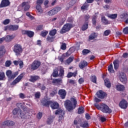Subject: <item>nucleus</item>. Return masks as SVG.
Instances as JSON below:
<instances>
[{
  "label": "nucleus",
  "instance_id": "3",
  "mask_svg": "<svg viewBox=\"0 0 128 128\" xmlns=\"http://www.w3.org/2000/svg\"><path fill=\"white\" fill-rule=\"evenodd\" d=\"M73 26H72V24H66L62 28L61 30L60 31V33L66 34V32H67L70 30V28H73Z\"/></svg>",
  "mask_w": 128,
  "mask_h": 128
},
{
  "label": "nucleus",
  "instance_id": "51",
  "mask_svg": "<svg viewBox=\"0 0 128 128\" xmlns=\"http://www.w3.org/2000/svg\"><path fill=\"white\" fill-rule=\"evenodd\" d=\"M92 22L93 24L96 25V16H94L92 17Z\"/></svg>",
  "mask_w": 128,
  "mask_h": 128
},
{
  "label": "nucleus",
  "instance_id": "9",
  "mask_svg": "<svg viewBox=\"0 0 128 128\" xmlns=\"http://www.w3.org/2000/svg\"><path fill=\"white\" fill-rule=\"evenodd\" d=\"M24 78V74H20L12 83H10V86H16V84H18Z\"/></svg>",
  "mask_w": 128,
  "mask_h": 128
},
{
  "label": "nucleus",
  "instance_id": "21",
  "mask_svg": "<svg viewBox=\"0 0 128 128\" xmlns=\"http://www.w3.org/2000/svg\"><path fill=\"white\" fill-rule=\"evenodd\" d=\"M55 114H59L60 118H62L64 116V111L62 110H58L56 111Z\"/></svg>",
  "mask_w": 128,
  "mask_h": 128
},
{
  "label": "nucleus",
  "instance_id": "2",
  "mask_svg": "<svg viewBox=\"0 0 128 128\" xmlns=\"http://www.w3.org/2000/svg\"><path fill=\"white\" fill-rule=\"evenodd\" d=\"M13 52H15L16 56H20V54L22 52V48L20 44H16L13 48Z\"/></svg>",
  "mask_w": 128,
  "mask_h": 128
},
{
  "label": "nucleus",
  "instance_id": "14",
  "mask_svg": "<svg viewBox=\"0 0 128 128\" xmlns=\"http://www.w3.org/2000/svg\"><path fill=\"white\" fill-rule=\"evenodd\" d=\"M120 80L124 84H126L128 82V78H126V76L124 73H122L120 76Z\"/></svg>",
  "mask_w": 128,
  "mask_h": 128
},
{
  "label": "nucleus",
  "instance_id": "5",
  "mask_svg": "<svg viewBox=\"0 0 128 128\" xmlns=\"http://www.w3.org/2000/svg\"><path fill=\"white\" fill-rule=\"evenodd\" d=\"M101 112L104 114H112V109L108 105L102 103V104Z\"/></svg>",
  "mask_w": 128,
  "mask_h": 128
},
{
  "label": "nucleus",
  "instance_id": "25",
  "mask_svg": "<svg viewBox=\"0 0 128 128\" xmlns=\"http://www.w3.org/2000/svg\"><path fill=\"white\" fill-rule=\"evenodd\" d=\"M52 83L56 84H62V78H54L53 79Z\"/></svg>",
  "mask_w": 128,
  "mask_h": 128
},
{
  "label": "nucleus",
  "instance_id": "13",
  "mask_svg": "<svg viewBox=\"0 0 128 128\" xmlns=\"http://www.w3.org/2000/svg\"><path fill=\"white\" fill-rule=\"evenodd\" d=\"M10 2L8 0H2L0 4V8L8 6Z\"/></svg>",
  "mask_w": 128,
  "mask_h": 128
},
{
  "label": "nucleus",
  "instance_id": "4",
  "mask_svg": "<svg viewBox=\"0 0 128 128\" xmlns=\"http://www.w3.org/2000/svg\"><path fill=\"white\" fill-rule=\"evenodd\" d=\"M6 76H8L9 80H14V78L18 76V72H16L14 73H12V72L10 70H8L6 72Z\"/></svg>",
  "mask_w": 128,
  "mask_h": 128
},
{
  "label": "nucleus",
  "instance_id": "61",
  "mask_svg": "<svg viewBox=\"0 0 128 128\" xmlns=\"http://www.w3.org/2000/svg\"><path fill=\"white\" fill-rule=\"evenodd\" d=\"M43 2H44V0H37V2H36L37 4H39V6L42 4Z\"/></svg>",
  "mask_w": 128,
  "mask_h": 128
},
{
  "label": "nucleus",
  "instance_id": "24",
  "mask_svg": "<svg viewBox=\"0 0 128 128\" xmlns=\"http://www.w3.org/2000/svg\"><path fill=\"white\" fill-rule=\"evenodd\" d=\"M4 126H12L14 124V122L10 120H6L4 122Z\"/></svg>",
  "mask_w": 128,
  "mask_h": 128
},
{
  "label": "nucleus",
  "instance_id": "46",
  "mask_svg": "<svg viewBox=\"0 0 128 128\" xmlns=\"http://www.w3.org/2000/svg\"><path fill=\"white\" fill-rule=\"evenodd\" d=\"M52 76L54 78H56V76H58V70H54L52 74Z\"/></svg>",
  "mask_w": 128,
  "mask_h": 128
},
{
  "label": "nucleus",
  "instance_id": "54",
  "mask_svg": "<svg viewBox=\"0 0 128 128\" xmlns=\"http://www.w3.org/2000/svg\"><path fill=\"white\" fill-rule=\"evenodd\" d=\"M123 32L124 34H128V26L126 27L123 29Z\"/></svg>",
  "mask_w": 128,
  "mask_h": 128
},
{
  "label": "nucleus",
  "instance_id": "18",
  "mask_svg": "<svg viewBox=\"0 0 128 128\" xmlns=\"http://www.w3.org/2000/svg\"><path fill=\"white\" fill-rule=\"evenodd\" d=\"M22 34H26L29 38H32L34 33L32 31L23 30L22 31Z\"/></svg>",
  "mask_w": 128,
  "mask_h": 128
},
{
  "label": "nucleus",
  "instance_id": "16",
  "mask_svg": "<svg viewBox=\"0 0 128 128\" xmlns=\"http://www.w3.org/2000/svg\"><path fill=\"white\" fill-rule=\"evenodd\" d=\"M97 96L98 98H106V92H104L102 90H99L96 92Z\"/></svg>",
  "mask_w": 128,
  "mask_h": 128
},
{
  "label": "nucleus",
  "instance_id": "60",
  "mask_svg": "<svg viewBox=\"0 0 128 128\" xmlns=\"http://www.w3.org/2000/svg\"><path fill=\"white\" fill-rule=\"evenodd\" d=\"M10 19H6L4 21L3 24H10Z\"/></svg>",
  "mask_w": 128,
  "mask_h": 128
},
{
  "label": "nucleus",
  "instance_id": "44",
  "mask_svg": "<svg viewBox=\"0 0 128 128\" xmlns=\"http://www.w3.org/2000/svg\"><path fill=\"white\" fill-rule=\"evenodd\" d=\"M88 8V3L84 4L81 7L82 10H86Z\"/></svg>",
  "mask_w": 128,
  "mask_h": 128
},
{
  "label": "nucleus",
  "instance_id": "37",
  "mask_svg": "<svg viewBox=\"0 0 128 128\" xmlns=\"http://www.w3.org/2000/svg\"><path fill=\"white\" fill-rule=\"evenodd\" d=\"M88 28V22L83 24L82 27V30H86Z\"/></svg>",
  "mask_w": 128,
  "mask_h": 128
},
{
  "label": "nucleus",
  "instance_id": "42",
  "mask_svg": "<svg viewBox=\"0 0 128 128\" xmlns=\"http://www.w3.org/2000/svg\"><path fill=\"white\" fill-rule=\"evenodd\" d=\"M94 106L98 110H102V104H100L98 103H95L94 104Z\"/></svg>",
  "mask_w": 128,
  "mask_h": 128
},
{
  "label": "nucleus",
  "instance_id": "64",
  "mask_svg": "<svg viewBox=\"0 0 128 128\" xmlns=\"http://www.w3.org/2000/svg\"><path fill=\"white\" fill-rule=\"evenodd\" d=\"M74 73L72 72H69L68 73V75H67V78H72V76H73Z\"/></svg>",
  "mask_w": 128,
  "mask_h": 128
},
{
  "label": "nucleus",
  "instance_id": "19",
  "mask_svg": "<svg viewBox=\"0 0 128 128\" xmlns=\"http://www.w3.org/2000/svg\"><path fill=\"white\" fill-rule=\"evenodd\" d=\"M51 101L48 100L46 99H43L41 100V102L44 106H50Z\"/></svg>",
  "mask_w": 128,
  "mask_h": 128
},
{
  "label": "nucleus",
  "instance_id": "48",
  "mask_svg": "<svg viewBox=\"0 0 128 128\" xmlns=\"http://www.w3.org/2000/svg\"><path fill=\"white\" fill-rule=\"evenodd\" d=\"M10 64H12V62L10 60H7L5 62V66H6L7 68L10 66Z\"/></svg>",
  "mask_w": 128,
  "mask_h": 128
},
{
  "label": "nucleus",
  "instance_id": "22",
  "mask_svg": "<svg viewBox=\"0 0 128 128\" xmlns=\"http://www.w3.org/2000/svg\"><path fill=\"white\" fill-rule=\"evenodd\" d=\"M87 66L88 62L86 61H82L80 62V63L78 64L79 68H81L82 70V68H86V66Z\"/></svg>",
  "mask_w": 128,
  "mask_h": 128
},
{
  "label": "nucleus",
  "instance_id": "10",
  "mask_svg": "<svg viewBox=\"0 0 128 128\" xmlns=\"http://www.w3.org/2000/svg\"><path fill=\"white\" fill-rule=\"evenodd\" d=\"M40 66V62L38 60H34L31 65V69L34 70H38Z\"/></svg>",
  "mask_w": 128,
  "mask_h": 128
},
{
  "label": "nucleus",
  "instance_id": "17",
  "mask_svg": "<svg viewBox=\"0 0 128 128\" xmlns=\"http://www.w3.org/2000/svg\"><path fill=\"white\" fill-rule=\"evenodd\" d=\"M50 108L52 110H56L60 108V104L58 102H50Z\"/></svg>",
  "mask_w": 128,
  "mask_h": 128
},
{
  "label": "nucleus",
  "instance_id": "38",
  "mask_svg": "<svg viewBox=\"0 0 128 128\" xmlns=\"http://www.w3.org/2000/svg\"><path fill=\"white\" fill-rule=\"evenodd\" d=\"M56 29L52 30L49 32V34L50 36H56Z\"/></svg>",
  "mask_w": 128,
  "mask_h": 128
},
{
  "label": "nucleus",
  "instance_id": "43",
  "mask_svg": "<svg viewBox=\"0 0 128 128\" xmlns=\"http://www.w3.org/2000/svg\"><path fill=\"white\" fill-rule=\"evenodd\" d=\"M72 60H74V57H70L66 60V64H70V62H72Z\"/></svg>",
  "mask_w": 128,
  "mask_h": 128
},
{
  "label": "nucleus",
  "instance_id": "45",
  "mask_svg": "<svg viewBox=\"0 0 128 128\" xmlns=\"http://www.w3.org/2000/svg\"><path fill=\"white\" fill-rule=\"evenodd\" d=\"M84 108L80 107L79 108L78 110V114H84Z\"/></svg>",
  "mask_w": 128,
  "mask_h": 128
},
{
  "label": "nucleus",
  "instance_id": "31",
  "mask_svg": "<svg viewBox=\"0 0 128 128\" xmlns=\"http://www.w3.org/2000/svg\"><path fill=\"white\" fill-rule=\"evenodd\" d=\"M128 14H127V13H122L120 16V18L121 20H124L128 18Z\"/></svg>",
  "mask_w": 128,
  "mask_h": 128
},
{
  "label": "nucleus",
  "instance_id": "30",
  "mask_svg": "<svg viewBox=\"0 0 128 128\" xmlns=\"http://www.w3.org/2000/svg\"><path fill=\"white\" fill-rule=\"evenodd\" d=\"M114 70H118V66H120V64L118 62V60H114Z\"/></svg>",
  "mask_w": 128,
  "mask_h": 128
},
{
  "label": "nucleus",
  "instance_id": "49",
  "mask_svg": "<svg viewBox=\"0 0 128 128\" xmlns=\"http://www.w3.org/2000/svg\"><path fill=\"white\" fill-rule=\"evenodd\" d=\"M61 50H64L66 48V44L65 43H62V44L60 46Z\"/></svg>",
  "mask_w": 128,
  "mask_h": 128
},
{
  "label": "nucleus",
  "instance_id": "11",
  "mask_svg": "<svg viewBox=\"0 0 128 128\" xmlns=\"http://www.w3.org/2000/svg\"><path fill=\"white\" fill-rule=\"evenodd\" d=\"M58 94L60 96V97L62 100H64V98H66V91L64 89H60L58 92Z\"/></svg>",
  "mask_w": 128,
  "mask_h": 128
},
{
  "label": "nucleus",
  "instance_id": "41",
  "mask_svg": "<svg viewBox=\"0 0 128 128\" xmlns=\"http://www.w3.org/2000/svg\"><path fill=\"white\" fill-rule=\"evenodd\" d=\"M4 78H6L4 72H0V80H2Z\"/></svg>",
  "mask_w": 128,
  "mask_h": 128
},
{
  "label": "nucleus",
  "instance_id": "55",
  "mask_svg": "<svg viewBox=\"0 0 128 128\" xmlns=\"http://www.w3.org/2000/svg\"><path fill=\"white\" fill-rule=\"evenodd\" d=\"M91 80L92 82H94V84H96V76H92Z\"/></svg>",
  "mask_w": 128,
  "mask_h": 128
},
{
  "label": "nucleus",
  "instance_id": "29",
  "mask_svg": "<svg viewBox=\"0 0 128 128\" xmlns=\"http://www.w3.org/2000/svg\"><path fill=\"white\" fill-rule=\"evenodd\" d=\"M64 70L63 68H60V73L58 74V76H60L62 78H64Z\"/></svg>",
  "mask_w": 128,
  "mask_h": 128
},
{
  "label": "nucleus",
  "instance_id": "34",
  "mask_svg": "<svg viewBox=\"0 0 128 128\" xmlns=\"http://www.w3.org/2000/svg\"><path fill=\"white\" fill-rule=\"evenodd\" d=\"M104 84L106 88H110V80L108 79L104 80Z\"/></svg>",
  "mask_w": 128,
  "mask_h": 128
},
{
  "label": "nucleus",
  "instance_id": "63",
  "mask_svg": "<svg viewBox=\"0 0 128 128\" xmlns=\"http://www.w3.org/2000/svg\"><path fill=\"white\" fill-rule=\"evenodd\" d=\"M56 94V90H54V91H52L51 92H50V96H55V94Z\"/></svg>",
  "mask_w": 128,
  "mask_h": 128
},
{
  "label": "nucleus",
  "instance_id": "23",
  "mask_svg": "<svg viewBox=\"0 0 128 128\" xmlns=\"http://www.w3.org/2000/svg\"><path fill=\"white\" fill-rule=\"evenodd\" d=\"M14 38H16V36L14 35H8L6 38H4V40H6V42H12Z\"/></svg>",
  "mask_w": 128,
  "mask_h": 128
},
{
  "label": "nucleus",
  "instance_id": "27",
  "mask_svg": "<svg viewBox=\"0 0 128 128\" xmlns=\"http://www.w3.org/2000/svg\"><path fill=\"white\" fill-rule=\"evenodd\" d=\"M6 54V49L4 46H0V58H2Z\"/></svg>",
  "mask_w": 128,
  "mask_h": 128
},
{
  "label": "nucleus",
  "instance_id": "15",
  "mask_svg": "<svg viewBox=\"0 0 128 128\" xmlns=\"http://www.w3.org/2000/svg\"><path fill=\"white\" fill-rule=\"evenodd\" d=\"M21 6L24 12H26L30 10V4H28V2H23L21 4Z\"/></svg>",
  "mask_w": 128,
  "mask_h": 128
},
{
  "label": "nucleus",
  "instance_id": "47",
  "mask_svg": "<svg viewBox=\"0 0 128 128\" xmlns=\"http://www.w3.org/2000/svg\"><path fill=\"white\" fill-rule=\"evenodd\" d=\"M46 40L48 42H54V37H52V36H48Z\"/></svg>",
  "mask_w": 128,
  "mask_h": 128
},
{
  "label": "nucleus",
  "instance_id": "32",
  "mask_svg": "<svg viewBox=\"0 0 128 128\" xmlns=\"http://www.w3.org/2000/svg\"><path fill=\"white\" fill-rule=\"evenodd\" d=\"M102 22L103 24H104L105 26H106V24H110V22H108V20H107L106 18V17H104V16H102Z\"/></svg>",
  "mask_w": 128,
  "mask_h": 128
},
{
  "label": "nucleus",
  "instance_id": "7",
  "mask_svg": "<svg viewBox=\"0 0 128 128\" xmlns=\"http://www.w3.org/2000/svg\"><path fill=\"white\" fill-rule=\"evenodd\" d=\"M60 10H62V8H60V7H56L50 10L48 12V15L50 16H54V14H58V12H60Z\"/></svg>",
  "mask_w": 128,
  "mask_h": 128
},
{
  "label": "nucleus",
  "instance_id": "56",
  "mask_svg": "<svg viewBox=\"0 0 128 128\" xmlns=\"http://www.w3.org/2000/svg\"><path fill=\"white\" fill-rule=\"evenodd\" d=\"M110 34V30H106V31H104V36H108V34Z\"/></svg>",
  "mask_w": 128,
  "mask_h": 128
},
{
  "label": "nucleus",
  "instance_id": "26",
  "mask_svg": "<svg viewBox=\"0 0 128 128\" xmlns=\"http://www.w3.org/2000/svg\"><path fill=\"white\" fill-rule=\"evenodd\" d=\"M125 88L124 85L118 84L116 85V90L119 92H124V90Z\"/></svg>",
  "mask_w": 128,
  "mask_h": 128
},
{
  "label": "nucleus",
  "instance_id": "50",
  "mask_svg": "<svg viewBox=\"0 0 128 128\" xmlns=\"http://www.w3.org/2000/svg\"><path fill=\"white\" fill-rule=\"evenodd\" d=\"M48 34V31H42L41 32V36H46Z\"/></svg>",
  "mask_w": 128,
  "mask_h": 128
},
{
  "label": "nucleus",
  "instance_id": "36",
  "mask_svg": "<svg viewBox=\"0 0 128 128\" xmlns=\"http://www.w3.org/2000/svg\"><path fill=\"white\" fill-rule=\"evenodd\" d=\"M108 70L110 74L114 72V68H112V64H110L108 66Z\"/></svg>",
  "mask_w": 128,
  "mask_h": 128
},
{
  "label": "nucleus",
  "instance_id": "58",
  "mask_svg": "<svg viewBox=\"0 0 128 128\" xmlns=\"http://www.w3.org/2000/svg\"><path fill=\"white\" fill-rule=\"evenodd\" d=\"M34 96L36 98H40V92H36L35 93Z\"/></svg>",
  "mask_w": 128,
  "mask_h": 128
},
{
  "label": "nucleus",
  "instance_id": "40",
  "mask_svg": "<svg viewBox=\"0 0 128 128\" xmlns=\"http://www.w3.org/2000/svg\"><path fill=\"white\" fill-rule=\"evenodd\" d=\"M109 18L112 20H116L118 18V14H112L109 16Z\"/></svg>",
  "mask_w": 128,
  "mask_h": 128
},
{
  "label": "nucleus",
  "instance_id": "52",
  "mask_svg": "<svg viewBox=\"0 0 128 128\" xmlns=\"http://www.w3.org/2000/svg\"><path fill=\"white\" fill-rule=\"evenodd\" d=\"M90 51L88 49H84L82 52L83 54H88L90 53Z\"/></svg>",
  "mask_w": 128,
  "mask_h": 128
},
{
  "label": "nucleus",
  "instance_id": "33",
  "mask_svg": "<svg viewBox=\"0 0 128 128\" xmlns=\"http://www.w3.org/2000/svg\"><path fill=\"white\" fill-rule=\"evenodd\" d=\"M13 114H17L18 116L20 113V108H14L12 111Z\"/></svg>",
  "mask_w": 128,
  "mask_h": 128
},
{
  "label": "nucleus",
  "instance_id": "57",
  "mask_svg": "<svg viewBox=\"0 0 128 128\" xmlns=\"http://www.w3.org/2000/svg\"><path fill=\"white\" fill-rule=\"evenodd\" d=\"M52 122H54V120L52 118H48L47 120V124H50L52 123Z\"/></svg>",
  "mask_w": 128,
  "mask_h": 128
},
{
  "label": "nucleus",
  "instance_id": "12",
  "mask_svg": "<svg viewBox=\"0 0 128 128\" xmlns=\"http://www.w3.org/2000/svg\"><path fill=\"white\" fill-rule=\"evenodd\" d=\"M128 102L126 100H122L119 104V106L121 108H123L124 110H126V108H128Z\"/></svg>",
  "mask_w": 128,
  "mask_h": 128
},
{
  "label": "nucleus",
  "instance_id": "6",
  "mask_svg": "<svg viewBox=\"0 0 128 128\" xmlns=\"http://www.w3.org/2000/svg\"><path fill=\"white\" fill-rule=\"evenodd\" d=\"M74 124L76 128H80V126L82 128H88V123L87 122H80L74 120Z\"/></svg>",
  "mask_w": 128,
  "mask_h": 128
},
{
  "label": "nucleus",
  "instance_id": "20",
  "mask_svg": "<svg viewBox=\"0 0 128 128\" xmlns=\"http://www.w3.org/2000/svg\"><path fill=\"white\" fill-rule=\"evenodd\" d=\"M18 116L21 117V118H24V120L26 118H30V115H28V114H24L22 112V110H20V112L19 113Z\"/></svg>",
  "mask_w": 128,
  "mask_h": 128
},
{
  "label": "nucleus",
  "instance_id": "28",
  "mask_svg": "<svg viewBox=\"0 0 128 128\" xmlns=\"http://www.w3.org/2000/svg\"><path fill=\"white\" fill-rule=\"evenodd\" d=\"M38 78H40V77L38 76H30V78L29 80L32 82H36Z\"/></svg>",
  "mask_w": 128,
  "mask_h": 128
},
{
  "label": "nucleus",
  "instance_id": "62",
  "mask_svg": "<svg viewBox=\"0 0 128 128\" xmlns=\"http://www.w3.org/2000/svg\"><path fill=\"white\" fill-rule=\"evenodd\" d=\"M26 16H28V18H30V20H32L34 18V16L30 15V14L28 12H27L26 13Z\"/></svg>",
  "mask_w": 128,
  "mask_h": 128
},
{
  "label": "nucleus",
  "instance_id": "59",
  "mask_svg": "<svg viewBox=\"0 0 128 128\" xmlns=\"http://www.w3.org/2000/svg\"><path fill=\"white\" fill-rule=\"evenodd\" d=\"M19 96L20 98H22V100H24V98H26V95L23 93H20L19 94Z\"/></svg>",
  "mask_w": 128,
  "mask_h": 128
},
{
  "label": "nucleus",
  "instance_id": "39",
  "mask_svg": "<svg viewBox=\"0 0 128 128\" xmlns=\"http://www.w3.org/2000/svg\"><path fill=\"white\" fill-rule=\"evenodd\" d=\"M96 38V33H93L89 36V40H94Z\"/></svg>",
  "mask_w": 128,
  "mask_h": 128
},
{
  "label": "nucleus",
  "instance_id": "35",
  "mask_svg": "<svg viewBox=\"0 0 128 128\" xmlns=\"http://www.w3.org/2000/svg\"><path fill=\"white\" fill-rule=\"evenodd\" d=\"M36 9L37 10L38 12H40V14H42L44 11L42 10V8L40 6V5L37 4L36 6Z\"/></svg>",
  "mask_w": 128,
  "mask_h": 128
},
{
  "label": "nucleus",
  "instance_id": "53",
  "mask_svg": "<svg viewBox=\"0 0 128 128\" xmlns=\"http://www.w3.org/2000/svg\"><path fill=\"white\" fill-rule=\"evenodd\" d=\"M42 117V113L39 112L36 116V118L38 120H40Z\"/></svg>",
  "mask_w": 128,
  "mask_h": 128
},
{
  "label": "nucleus",
  "instance_id": "1",
  "mask_svg": "<svg viewBox=\"0 0 128 128\" xmlns=\"http://www.w3.org/2000/svg\"><path fill=\"white\" fill-rule=\"evenodd\" d=\"M70 100H66L64 103V106L68 112H72L74 110V108L76 107V104H78V102L76 98H71Z\"/></svg>",
  "mask_w": 128,
  "mask_h": 128
},
{
  "label": "nucleus",
  "instance_id": "8",
  "mask_svg": "<svg viewBox=\"0 0 128 128\" xmlns=\"http://www.w3.org/2000/svg\"><path fill=\"white\" fill-rule=\"evenodd\" d=\"M18 30V25H9L4 27V30Z\"/></svg>",
  "mask_w": 128,
  "mask_h": 128
}]
</instances>
